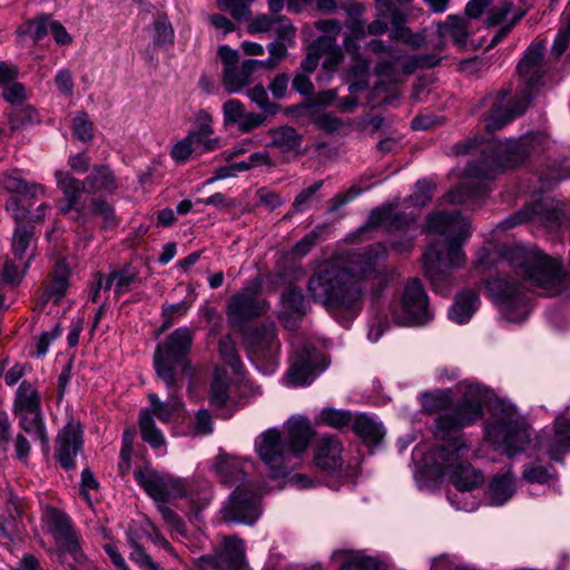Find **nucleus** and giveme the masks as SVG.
<instances>
[{
    "instance_id": "f257e3e1",
    "label": "nucleus",
    "mask_w": 570,
    "mask_h": 570,
    "mask_svg": "<svg viewBox=\"0 0 570 570\" xmlns=\"http://www.w3.org/2000/svg\"><path fill=\"white\" fill-rule=\"evenodd\" d=\"M386 255L385 245L374 243L348 253L351 268L331 262L321 265L307 281L309 298L322 305L343 326H348L363 308L364 288L360 281L375 282L371 289L374 308L386 286L396 278L394 268L379 266Z\"/></svg>"
},
{
    "instance_id": "f03ea898",
    "label": "nucleus",
    "mask_w": 570,
    "mask_h": 570,
    "mask_svg": "<svg viewBox=\"0 0 570 570\" xmlns=\"http://www.w3.org/2000/svg\"><path fill=\"white\" fill-rule=\"evenodd\" d=\"M475 265L480 271L497 265L503 269L507 265L522 277L521 282L514 277H493L485 282L487 291L509 322L524 321L530 314L531 287L557 295L568 285V275L561 262L538 248L515 246L501 255L497 246L490 244L478 252Z\"/></svg>"
},
{
    "instance_id": "7ed1b4c3",
    "label": "nucleus",
    "mask_w": 570,
    "mask_h": 570,
    "mask_svg": "<svg viewBox=\"0 0 570 570\" xmlns=\"http://www.w3.org/2000/svg\"><path fill=\"white\" fill-rule=\"evenodd\" d=\"M425 228L443 237L428 247L422 262L434 292L445 295L451 287L452 269L465 264L462 246L471 236V224L458 210L439 212L426 217Z\"/></svg>"
},
{
    "instance_id": "20e7f679",
    "label": "nucleus",
    "mask_w": 570,
    "mask_h": 570,
    "mask_svg": "<svg viewBox=\"0 0 570 570\" xmlns=\"http://www.w3.org/2000/svg\"><path fill=\"white\" fill-rule=\"evenodd\" d=\"M548 137L541 132H528L518 139L505 141L479 142L476 138L466 139L455 145L456 154L481 153L479 161L468 164L465 173L469 177L492 179L500 169L513 168L523 164L532 154L544 150Z\"/></svg>"
},
{
    "instance_id": "39448f33",
    "label": "nucleus",
    "mask_w": 570,
    "mask_h": 570,
    "mask_svg": "<svg viewBox=\"0 0 570 570\" xmlns=\"http://www.w3.org/2000/svg\"><path fill=\"white\" fill-rule=\"evenodd\" d=\"M313 434L306 419L293 417L286 423L284 431L271 428L262 432L254 446L269 475L273 479H283L294 469L295 460L306 450Z\"/></svg>"
},
{
    "instance_id": "423d86ee",
    "label": "nucleus",
    "mask_w": 570,
    "mask_h": 570,
    "mask_svg": "<svg viewBox=\"0 0 570 570\" xmlns=\"http://www.w3.org/2000/svg\"><path fill=\"white\" fill-rule=\"evenodd\" d=\"M469 445L464 441L454 440L449 445H436L429 453L432 466L439 473H449L455 491L448 499L456 510L474 511L479 501L472 492L483 483V475L466 460H463Z\"/></svg>"
},
{
    "instance_id": "0eeeda50",
    "label": "nucleus",
    "mask_w": 570,
    "mask_h": 570,
    "mask_svg": "<svg viewBox=\"0 0 570 570\" xmlns=\"http://www.w3.org/2000/svg\"><path fill=\"white\" fill-rule=\"evenodd\" d=\"M484 439L495 450L512 458L531 441L530 424L511 402L498 401L483 426Z\"/></svg>"
},
{
    "instance_id": "6e6552de",
    "label": "nucleus",
    "mask_w": 570,
    "mask_h": 570,
    "mask_svg": "<svg viewBox=\"0 0 570 570\" xmlns=\"http://www.w3.org/2000/svg\"><path fill=\"white\" fill-rule=\"evenodd\" d=\"M463 397L451 412L439 415L434 420V434L436 438L450 439L449 445L460 430L473 425L483 416L484 403L489 397V390L480 383L465 381L463 383Z\"/></svg>"
},
{
    "instance_id": "1a4fd4ad",
    "label": "nucleus",
    "mask_w": 570,
    "mask_h": 570,
    "mask_svg": "<svg viewBox=\"0 0 570 570\" xmlns=\"http://www.w3.org/2000/svg\"><path fill=\"white\" fill-rule=\"evenodd\" d=\"M194 334L187 326L176 328L164 342L157 344L154 353V367L166 387L176 386L184 381L189 365L188 354L193 346Z\"/></svg>"
},
{
    "instance_id": "9d476101",
    "label": "nucleus",
    "mask_w": 570,
    "mask_h": 570,
    "mask_svg": "<svg viewBox=\"0 0 570 570\" xmlns=\"http://www.w3.org/2000/svg\"><path fill=\"white\" fill-rule=\"evenodd\" d=\"M181 387L183 381H178L176 386L171 389L166 387L168 391L166 401H161L157 394L150 393L148 395L150 405L140 410L139 430L141 439L155 450L161 449L166 444L165 435L156 426L155 417L167 424L179 416V412L184 407V403L178 395Z\"/></svg>"
},
{
    "instance_id": "9b49d317",
    "label": "nucleus",
    "mask_w": 570,
    "mask_h": 570,
    "mask_svg": "<svg viewBox=\"0 0 570 570\" xmlns=\"http://www.w3.org/2000/svg\"><path fill=\"white\" fill-rule=\"evenodd\" d=\"M247 356L257 371L272 375L279 366L281 342L275 323L249 327L244 333Z\"/></svg>"
},
{
    "instance_id": "f8f14e48",
    "label": "nucleus",
    "mask_w": 570,
    "mask_h": 570,
    "mask_svg": "<svg viewBox=\"0 0 570 570\" xmlns=\"http://www.w3.org/2000/svg\"><path fill=\"white\" fill-rule=\"evenodd\" d=\"M366 226L383 227L391 236V248L399 254L407 253L414 246L417 224L413 213L396 212L393 205H385L371 212Z\"/></svg>"
},
{
    "instance_id": "ddd939ff",
    "label": "nucleus",
    "mask_w": 570,
    "mask_h": 570,
    "mask_svg": "<svg viewBox=\"0 0 570 570\" xmlns=\"http://www.w3.org/2000/svg\"><path fill=\"white\" fill-rule=\"evenodd\" d=\"M563 204L550 197L534 199L515 214L500 223L503 229H510L527 222L541 225L550 232H557L567 220Z\"/></svg>"
},
{
    "instance_id": "4468645a",
    "label": "nucleus",
    "mask_w": 570,
    "mask_h": 570,
    "mask_svg": "<svg viewBox=\"0 0 570 570\" xmlns=\"http://www.w3.org/2000/svg\"><path fill=\"white\" fill-rule=\"evenodd\" d=\"M433 318L428 294L417 278L409 279L401 296V313H393V320L401 326H423Z\"/></svg>"
},
{
    "instance_id": "2eb2a0df",
    "label": "nucleus",
    "mask_w": 570,
    "mask_h": 570,
    "mask_svg": "<svg viewBox=\"0 0 570 570\" xmlns=\"http://www.w3.org/2000/svg\"><path fill=\"white\" fill-rule=\"evenodd\" d=\"M136 482L156 502H168L170 499H180L186 495L187 481L176 478L168 472L158 471L145 465L134 472Z\"/></svg>"
},
{
    "instance_id": "dca6fc26",
    "label": "nucleus",
    "mask_w": 570,
    "mask_h": 570,
    "mask_svg": "<svg viewBox=\"0 0 570 570\" xmlns=\"http://www.w3.org/2000/svg\"><path fill=\"white\" fill-rule=\"evenodd\" d=\"M517 71L524 86L520 99L529 104L535 92L543 86V79L548 71L542 42H533L525 49L517 66Z\"/></svg>"
},
{
    "instance_id": "f3484780",
    "label": "nucleus",
    "mask_w": 570,
    "mask_h": 570,
    "mask_svg": "<svg viewBox=\"0 0 570 570\" xmlns=\"http://www.w3.org/2000/svg\"><path fill=\"white\" fill-rule=\"evenodd\" d=\"M223 519L227 522L254 524L261 515L259 495L237 487L222 508Z\"/></svg>"
},
{
    "instance_id": "a211bd4d",
    "label": "nucleus",
    "mask_w": 570,
    "mask_h": 570,
    "mask_svg": "<svg viewBox=\"0 0 570 570\" xmlns=\"http://www.w3.org/2000/svg\"><path fill=\"white\" fill-rule=\"evenodd\" d=\"M322 356L315 347L304 345L297 350L284 377L287 386L309 385L325 370L321 364Z\"/></svg>"
},
{
    "instance_id": "6ab92c4d",
    "label": "nucleus",
    "mask_w": 570,
    "mask_h": 570,
    "mask_svg": "<svg viewBox=\"0 0 570 570\" xmlns=\"http://www.w3.org/2000/svg\"><path fill=\"white\" fill-rule=\"evenodd\" d=\"M6 209L11 214L17 224L11 242L12 254L21 262L24 261V258H28L24 263V268H27L31 256H33L32 253H28V249L32 242L35 227L30 223L24 224V219L30 215V210L24 208L21 202L14 196H11L7 200Z\"/></svg>"
},
{
    "instance_id": "aec40b11",
    "label": "nucleus",
    "mask_w": 570,
    "mask_h": 570,
    "mask_svg": "<svg viewBox=\"0 0 570 570\" xmlns=\"http://www.w3.org/2000/svg\"><path fill=\"white\" fill-rule=\"evenodd\" d=\"M348 18L344 21L347 32L343 39V48L357 62L362 71L367 69V60L361 51V40L365 38V19L363 18L364 6L357 2L346 8Z\"/></svg>"
},
{
    "instance_id": "412c9836",
    "label": "nucleus",
    "mask_w": 570,
    "mask_h": 570,
    "mask_svg": "<svg viewBox=\"0 0 570 570\" xmlns=\"http://www.w3.org/2000/svg\"><path fill=\"white\" fill-rule=\"evenodd\" d=\"M537 451L551 460L561 462V456L570 451V420L560 414L554 419L553 430L543 431L535 441Z\"/></svg>"
},
{
    "instance_id": "4be33fe9",
    "label": "nucleus",
    "mask_w": 570,
    "mask_h": 570,
    "mask_svg": "<svg viewBox=\"0 0 570 570\" xmlns=\"http://www.w3.org/2000/svg\"><path fill=\"white\" fill-rule=\"evenodd\" d=\"M83 449V431L79 422L70 420L58 432L55 458L67 471L76 468V458Z\"/></svg>"
},
{
    "instance_id": "5701e85b",
    "label": "nucleus",
    "mask_w": 570,
    "mask_h": 570,
    "mask_svg": "<svg viewBox=\"0 0 570 570\" xmlns=\"http://www.w3.org/2000/svg\"><path fill=\"white\" fill-rule=\"evenodd\" d=\"M269 304L254 292L244 291L233 295L227 304V316L232 325L238 326L267 313Z\"/></svg>"
},
{
    "instance_id": "b1692460",
    "label": "nucleus",
    "mask_w": 570,
    "mask_h": 570,
    "mask_svg": "<svg viewBox=\"0 0 570 570\" xmlns=\"http://www.w3.org/2000/svg\"><path fill=\"white\" fill-rule=\"evenodd\" d=\"M282 308L278 318L283 326L294 331L307 313V302L303 291L294 285L286 287L281 296Z\"/></svg>"
},
{
    "instance_id": "393cba45",
    "label": "nucleus",
    "mask_w": 570,
    "mask_h": 570,
    "mask_svg": "<svg viewBox=\"0 0 570 570\" xmlns=\"http://www.w3.org/2000/svg\"><path fill=\"white\" fill-rule=\"evenodd\" d=\"M343 444L336 436L324 435L316 441L314 460L316 465L327 474H335L342 470Z\"/></svg>"
},
{
    "instance_id": "a878e982",
    "label": "nucleus",
    "mask_w": 570,
    "mask_h": 570,
    "mask_svg": "<svg viewBox=\"0 0 570 570\" xmlns=\"http://www.w3.org/2000/svg\"><path fill=\"white\" fill-rule=\"evenodd\" d=\"M56 179L58 188L62 191L66 200V203L60 206L59 210L63 215L75 213L76 215L71 216V218H78L83 210V205L80 202L82 193L86 191L83 180L81 181L66 171H57Z\"/></svg>"
},
{
    "instance_id": "bb28decb",
    "label": "nucleus",
    "mask_w": 570,
    "mask_h": 570,
    "mask_svg": "<svg viewBox=\"0 0 570 570\" xmlns=\"http://www.w3.org/2000/svg\"><path fill=\"white\" fill-rule=\"evenodd\" d=\"M119 186L118 178L107 165H94L89 175L83 179V187L89 194L112 195Z\"/></svg>"
},
{
    "instance_id": "cd10ccee",
    "label": "nucleus",
    "mask_w": 570,
    "mask_h": 570,
    "mask_svg": "<svg viewBox=\"0 0 570 570\" xmlns=\"http://www.w3.org/2000/svg\"><path fill=\"white\" fill-rule=\"evenodd\" d=\"M245 464H253L249 459H240L220 454L216 459L215 472L220 481L228 487L243 482L246 479Z\"/></svg>"
},
{
    "instance_id": "c85d7f7f",
    "label": "nucleus",
    "mask_w": 570,
    "mask_h": 570,
    "mask_svg": "<svg viewBox=\"0 0 570 570\" xmlns=\"http://www.w3.org/2000/svg\"><path fill=\"white\" fill-rule=\"evenodd\" d=\"M505 94L500 98V104L505 99ZM529 104L520 98L513 101L511 108H504L501 105H492L491 110L484 119V128L487 131L492 132L500 130L508 122L512 121L515 117L522 115Z\"/></svg>"
},
{
    "instance_id": "c756f323",
    "label": "nucleus",
    "mask_w": 570,
    "mask_h": 570,
    "mask_svg": "<svg viewBox=\"0 0 570 570\" xmlns=\"http://www.w3.org/2000/svg\"><path fill=\"white\" fill-rule=\"evenodd\" d=\"M55 515L56 527L63 539L65 558L70 557L72 559L73 563H69L71 568L82 564L86 561V556L81 550L79 535L70 527L69 518L66 514L58 512H56Z\"/></svg>"
},
{
    "instance_id": "7c9ffc66",
    "label": "nucleus",
    "mask_w": 570,
    "mask_h": 570,
    "mask_svg": "<svg viewBox=\"0 0 570 570\" xmlns=\"http://www.w3.org/2000/svg\"><path fill=\"white\" fill-rule=\"evenodd\" d=\"M216 552L222 570H242L246 564L244 542L236 535L225 538Z\"/></svg>"
},
{
    "instance_id": "2f4dec72",
    "label": "nucleus",
    "mask_w": 570,
    "mask_h": 570,
    "mask_svg": "<svg viewBox=\"0 0 570 570\" xmlns=\"http://www.w3.org/2000/svg\"><path fill=\"white\" fill-rule=\"evenodd\" d=\"M480 306L478 292L463 289L455 295L454 302L449 308V317L458 324L468 323Z\"/></svg>"
},
{
    "instance_id": "473e14b6",
    "label": "nucleus",
    "mask_w": 570,
    "mask_h": 570,
    "mask_svg": "<svg viewBox=\"0 0 570 570\" xmlns=\"http://www.w3.org/2000/svg\"><path fill=\"white\" fill-rule=\"evenodd\" d=\"M515 475L509 469L502 474L494 475L488 488L487 499L490 505L501 507L505 504L515 492Z\"/></svg>"
},
{
    "instance_id": "72a5a7b5",
    "label": "nucleus",
    "mask_w": 570,
    "mask_h": 570,
    "mask_svg": "<svg viewBox=\"0 0 570 570\" xmlns=\"http://www.w3.org/2000/svg\"><path fill=\"white\" fill-rule=\"evenodd\" d=\"M0 187L10 194H17L28 199H36L45 193L41 185L23 179L18 170L1 173Z\"/></svg>"
},
{
    "instance_id": "f704fd0d",
    "label": "nucleus",
    "mask_w": 570,
    "mask_h": 570,
    "mask_svg": "<svg viewBox=\"0 0 570 570\" xmlns=\"http://www.w3.org/2000/svg\"><path fill=\"white\" fill-rule=\"evenodd\" d=\"M352 430L368 446L379 444L385 434V430L381 422H377L374 417L362 413L354 416Z\"/></svg>"
},
{
    "instance_id": "c9c22d12",
    "label": "nucleus",
    "mask_w": 570,
    "mask_h": 570,
    "mask_svg": "<svg viewBox=\"0 0 570 570\" xmlns=\"http://www.w3.org/2000/svg\"><path fill=\"white\" fill-rule=\"evenodd\" d=\"M19 417V428L32 440L39 441L43 452L49 451V436L41 415V411L35 413H14Z\"/></svg>"
},
{
    "instance_id": "e433bc0d",
    "label": "nucleus",
    "mask_w": 570,
    "mask_h": 570,
    "mask_svg": "<svg viewBox=\"0 0 570 570\" xmlns=\"http://www.w3.org/2000/svg\"><path fill=\"white\" fill-rule=\"evenodd\" d=\"M149 524V521L141 524H132L128 528L126 532V540L131 549V552L129 553V559L134 563L144 561L145 559L150 557L142 547V541L147 540V538L150 535Z\"/></svg>"
},
{
    "instance_id": "4c0bfd02",
    "label": "nucleus",
    "mask_w": 570,
    "mask_h": 570,
    "mask_svg": "<svg viewBox=\"0 0 570 570\" xmlns=\"http://www.w3.org/2000/svg\"><path fill=\"white\" fill-rule=\"evenodd\" d=\"M332 557L343 560L338 570H380V562L362 551L336 550Z\"/></svg>"
},
{
    "instance_id": "58836bf2",
    "label": "nucleus",
    "mask_w": 570,
    "mask_h": 570,
    "mask_svg": "<svg viewBox=\"0 0 570 570\" xmlns=\"http://www.w3.org/2000/svg\"><path fill=\"white\" fill-rule=\"evenodd\" d=\"M271 147L283 153L297 151L302 144V136L291 126H281L268 131Z\"/></svg>"
},
{
    "instance_id": "ea45409f",
    "label": "nucleus",
    "mask_w": 570,
    "mask_h": 570,
    "mask_svg": "<svg viewBox=\"0 0 570 570\" xmlns=\"http://www.w3.org/2000/svg\"><path fill=\"white\" fill-rule=\"evenodd\" d=\"M41 411L40 395L28 381H22L17 390L13 401V413Z\"/></svg>"
},
{
    "instance_id": "a19ab883",
    "label": "nucleus",
    "mask_w": 570,
    "mask_h": 570,
    "mask_svg": "<svg viewBox=\"0 0 570 570\" xmlns=\"http://www.w3.org/2000/svg\"><path fill=\"white\" fill-rule=\"evenodd\" d=\"M438 33L441 39L451 38L458 46L466 43L469 32L468 22L458 16H449L443 23H439Z\"/></svg>"
},
{
    "instance_id": "79ce46f5",
    "label": "nucleus",
    "mask_w": 570,
    "mask_h": 570,
    "mask_svg": "<svg viewBox=\"0 0 570 570\" xmlns=\"http://www.w3.org/2000/svg\"><path fill=\"white\" fill-rule=\"evenodd\" d=\"M68 286L69 272L65 264L58 263L45 289L43 295L46 301H53L55 303H58L65 296Z\"/></svg>"
},
{
    "instance_id": "37998d69",
    "label": "nucleus",
    "mask_w": 570,
    "mask_h": 570,
    "mask_svg": "<svg viewBox=\"0 0 570 570\" xmlns=\"http://www.w3.org/2000/svg\"><path fill=\"white\" fill-rule=\"evenodd\" d=\"M487 193L484 183L464 180L448 194L451 203H466L481 198Z\"/></svg>"
},
{
    "instance_id": "c03bdc74",
    "label": "nucleus",
    "mask_w": 570,
    "mask_h": 570,
    "mask_svg": "<svg viewBox=\"0 0 570 570\" xmlns=\"http://www.w3.org/2000/svg\"><path fill=\"white\" fill-rule=\"evenodd\" d=\"M557 472L551 463L542 464L541 461L537 460L524 465L522 470V476L528 483L547 484L554 476Z\"/></svg>"
},
{
    "instance_id": "a18cd8bd",
    "label": "nucleus",
    "mask_w": 570,
    "mask_h": 570,
    "mask_svg": "<svg viewBox=\"0 0 570 570\" xmlns=\"http://www.w3.org/2000/svg\"><path fill=\"white\" fill-rule=\"evenodd\" d=\"M218 352L235 374L242 373L243 362L237 353L236 343L230 335H225L218 341Z\"/></svg>"
},
{
    "instance_id": "49530a36",
    "label": "nucleus",
    "mask_w": 570,
    "mask_h": 570,
    "mask_svg": "<svg viewBox=\"0 0 570 570\" xmlns=\"http://www.w3.org/2000/svg\"><path fill=\"white\" fill-rule=\"evenodd\" d=\"M252 73L245 69L243 62L239 67L228 68L224 71V86L229 92H238L250 82Z\"/></svg>"
},
{
    "instance_id": "de8ad7c7",
    "label": "nucleus",
    "mask_w": 570,
    "mask_h": 570,
    "mask_svg": "<svg viewBox=\"0 0 570 570\" xmlns=\"http://www.w3.org/2000/svg\"><path fill=\"white\" fill-rule=\"evenodd\" d=\"M39 122L37 110L32 106H18L9 115L11 130H19Z\"/></svg>"
},
{
    "instance_id": "09e8293b",
    "label": "nucleus",
    "mask_w": 570,
    "mask_h": 570,
    "mask_svg": "<svg viewBox=\"0 0 570 570\" xmlns=\"http://www.w3.org/2000/svg\"><path fill=\"white\" fill-rule=\"evenodd\" d=\"M435 186L426 179H420L415 184V189L411 196L405 199L407 207H424L433 198Z\"/></svg>"
},
{
    "instance_id": "8fccbe9b",
    "label": "nucleus",
    "mask_w": 570,
    "mask_h": 570,
    "mask_svg": "<svg viewBox=\"0 0 570 570\" xmlns=\"http://www.w3.org/2000/svg\"><path fill=\"white\" fill-rule=\"evenodd\" d=\"M377 17L386 18L390 17V22L392 26V29L390 31V38L393 40L395 39L401 30L409 29L406 27L407 23V13L395 8L393 3L390 2V7H377Z\"/></svg>"
},
{
    "instance_id": "3c124183",
    "label": "nucleus",
    "mask_w": 570,
    "mask_h": 570,
    "mask_svg": "<svg viewBox=\"0 0 570 570\" xmlns=\"http://www.w3.org/2000/svg\"><path fill=\"white\" fill-rule=\"evenodd\" d=\"M321 421L331 428L343 429L352 425L354 415L347 410H337L334 407H324L320 413Z\"/></svg>"
},
{
    "instance_id": "603ef678",
    "label": "nucleus",
    "mask_w": 570,
    "mask_h": 570,
    "mask_svg": "<svg viewBox=\"0 0 570 570\" xmlns=\"http://www.w3.org/2000/svg\"><path fill=\"white\" fill-rule=\"evenodd\" d=\"M184 498L189 499L191 508L197 513L209 505L213 499V491L207 483L199 485L197 489L193 484L187 483V492Z\"/></svg>"
},
{
    "instance_id": "864d4df0",
    "label": "nucleus",
    "mask_w": 570,
    "mask_h": 570,
    "mask_svg": "<svg viewBox=\"0 0 570 570\" xmlns=\"http://www.w3.org/2000/svg\"><path fill=\"white\" fill-rule=\"evenodd\" d=\"M324 181L317 180L313 185L302 189L292 204L293 213H304L312 207L316 193L322 188Z\"/></svg>"
},
{
    "instance_id": "5fc2aeb1",
    "label": "nucleus",
    "mask_w": 570,
    "mask_h": 570,
    "mask_svg": "<svg viewBox=\"0 0 570 570\" xmlns=\"http://www.w3.org/2000/svg\"><path fill=\"white\" fill-rule=\"evenodd\" d=\"M174 29L166 17H158L154 22V43L155 46H170L174 42Z\"/></svg>"
},
{
    "instance_id": "6e6d98bb",
    "label": "nucleus",
    "mask_w": 570,
    "mask_h": 570,
    "mask_svg": "<svg viewBox=\"0 0 570 570\" xmlns=\"http://www.w3.org/2000/svg\"><path fill=\"white\" fill-rule=\"evenodd\" d=\"M276 35V39L289 47L295 45L296 29L291 20L284 16H277L276 22L272 30Z\"/></svg>"
},
{
    "instance_id": "4d7b16f0",
    "label": "nucleus",
    "mask_w": 570,
    "mask_h": 570,
    "mask_svg": "<svg viewBox=\"0 0 570 570\" xmlns=\"http://www.w3.org/2000/svg\"><path fill=\"white\" fill-rule=\"evenodd\" d=\"M247 97L255 102L265 114L275 115L279 105L272 102L264 86L256 85L247 90Z\"/></svg>"
},
{
    "instance_id": "13d9d810",
    "label": "nucleus",
    "mask_w": 570,
    "mask_h": 570,
    "mask_svg": "<svg viewBox=\"0 0 570 570\" xmlns=\"http://www.w3.org/2000/svg\"><path fill=\"white\" fill-rule=\"evenodd\" d=\"M254 0H217L219 9L228 12L237 20L247 19Z\"/></svg>"
},
{
    "instance_id": "bf43d9fd",
    "label": "nucleus",
    "mask_w": 570,
    "mask_h": 570,
    "mask_svg": "<svg viewBox=\"0 0 570 570\" xmlns=\"http://www.w3.org/2000/svg\"><path fill=\"white\" fill-rule=\"evenodd\" d=\"M92 212L95 215L102 218V227L105 229H112L118 226L119 219L116 216L114 207L105 200L94 199Z\"/></svg>"
},
{
    "instance_id": "052dcab7",
    "label": "nucleus",
    "mask_w": 570,
    "mask_h": 570,
    "mask_svg": "<svg viewBox=\"0 0 570 570\" xmlns=\"http://www.w3.org/2000/svg\"><path fill=\"white\" fill-rule=\"evenodd\" d=\"M422 397L423 406L428 412L444 410L451 403L450 392L448 391L425 392Z\"/></svg>"
},
{
    "instance_id": "680f3d73",
    "label": "nucleus",
    "mask_w": 570,
    "mask_h": 570,
    "mask_svg": "<svg viewBox=\"0 0 570 570\" xmlns=\"http://www.w3.org/2000/svg\"><path fill=\"white\" fill-rule=\"evenodd\" d=\"M72 132L83 142L91 140L94 136V126L86 112L80 111L76 114L72 119Z\"/></svg>"
},
{
    "instance_id": "e2e57ef3",
    "label": "nucleus",
    "mask_w": 570,
    "mask_h": 570,
    "mask_svg": "<svg viewBox=\"0 0 570 570\" xmlns=\"http://www.w3.org/2000/svg\"><path fill=\"white\" fill-rule=\"evenodd\" d=\"M229 384L227 381L215 376L209 391V402L213 406L224 407L228 401Z\"/></svg>"
},
{
    "instance_id": "0e129e2a",
    "label": "nucleus",
    "mask_w": 570,
    "mask_h": 570,
    "mask_svg": "<svg viewBox=\"0 0 570 570\" xmlns=\"http://www.w3.org/2000/svg\"><path fill=\"white\" fill-rule=\"evenodd\" d=\"M167 502H160L156 504L157 510L161 514L166 524L176 533L180 535H186V523L180 518V515L166 505Z\"/></svg>"
},
{
    "instance_id": "69168bd1",
    "label": "nucleus",
    "mask_w": 570,
    "mask_h": 570,
    "mask_svg": "<svg viewBox=\"0 0 570 570\" xmlns=\"http://www.w3.org/2000/svg\"><path fill=\"white\" fill-rule=\"evenodd\" d=\"M363 193V189L356 185L351 186L347 190L338 193L328 200V213H336L343 206L351 203L353 199L358 197Z\"/></svg>"
},
{
    "instance_id": "338daca9",
    "label": "nucleus",
    "mask_w": 570,
    "mask_h": 570,
    "mask_svg": "<svg viewBox=\"0 0 570 570\" xmlns=\"http://www.w3.org/2000/svg\"><path fill=\"white\" fill-rule=\"evenodd\" d=\"M442 58L438 53H420L412 56L405 67L406 72H412L415 69H425L438 66Z\"/></svg>"
},
{
    "instance_id": "774afa93",
    "label": "nucleus",
    "mask_w": 570,
    "mask_h": 570,
    "mask_svg": "<svg viewBox=\"0 0 570 570\" xmlns=\"http://www.w3.org/2000/svg\"><path fill=\"white\" fill-rule=\"evenodd\" d=\"M567 178H570V159L564 160L557 168L551 169V171L541 173L540 175L542 185L548 188Z\"/></svg>"
}]
</instances>
